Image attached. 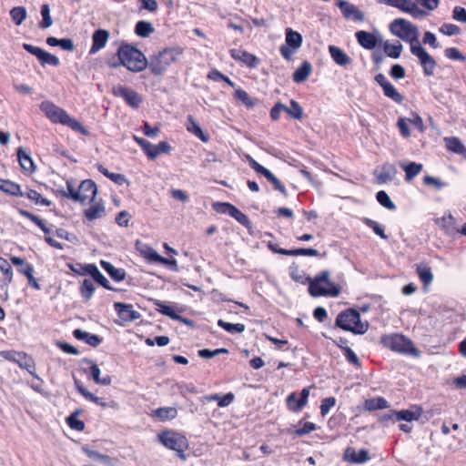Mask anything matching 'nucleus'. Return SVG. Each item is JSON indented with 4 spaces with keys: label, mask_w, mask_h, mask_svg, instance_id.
<instances>
[{
    "label": "nucleus",
    "mask_w": 466,
    "mask_h": 466,
    "mask_svg": "<svg viewBox=\"0 0 466 466\" xmlns=\"http://www.w3.org/2000/svg\"><path fill=\"white\" fill-rule=\"evenodd\" d=\"M158 440L167 449L177 451L181 459H186L184 450L187 446V441L185 436L176 431H166L158 434Z\"/></svg>",
    "instance_id": "nucleus-7"
},
{
    "label": "nucleus",
    "mask_w": 466,
    "mask_h": 466,
    "mask_svg": "<svg viewBox=\"0 0 466 466\" xmlns=\"http://www.w3.org/2000/svg\"><path fill=\"white\" fill-rule=\"evenodd\" d=\"M0 270L5 276V281L10 283L13 279V270L10 263L4 258L0 257Z\"/></svg>",
    "instance_id": "nucleus-62"
},
{
    "label": "nucleus",
    "mask_w": 466,
    "mask_h": 466,
    "mask_svg": "<svg viewBox=\"0 0 466 466\" xmlns=\"http://www.w3.org/2000/svg\"><path fill=\"white\" fill-rule=\"evenodd\" d=\"M400 167L405 171V180L411 181L415 177H417L423 168L422 164L416 162H410L408 164H400Z\"/></svg>",
    "instance_id": "nucleus-31"
},
{
    "label": "nucleus",
    "mask_w": 466,
    "mask_h": 466,
    "mask_svg": "<svg viewBox=\"0 0 466 466\" xmlns=\"http://www.w3.org/2000/svg\"><path fill=\"white\" fill-rule=\"evenodd\" d=\"M187 130L193 135H195L198 138H199L203 142H208L209 139V137L208 134H205L201 127H199L198 123L195 120V118L192 116H187V123H186Z\"/></svg>",
    "instance_id": "nucleus-22"
},
{
    "label": "nucleus",
    "mask_w": 466,
    "mask_h": 466,
    "mask_svg": "<svg viewBox=\"0 0 466 466\" xmlns=\"http://www.w3.org/2000/svg\"><path fill=\"white\" fill-rule=\"evenodd\" d=\"M0 190L14 197L25 196V192L21 190L20 186L10 180H5L4 182H1Z\"/></svg>",
    "instance_id": "nucleus-33"
},
{
    "label": "nucleus",
    "mask_w": 466,
    "mask_h": 466,
    "mask_svg": "<svg viewBox=\"0 0 466 466\" xmlns=\"http://www.w3.org/2000/svg\"><path fill=\"white\" fill-rule=\"evenodd\" d=\"M155 414L162 420H172L176 418L177 410L173 407H164L157 409Z\"/></svg>",
    "instance_id": "nucleus-53"
},
{
    "label": "nucleus",
    "mask_w": 466,
    "mask_h": 466,
    "mask_svg": "<svg viewBox=\"0 0 466 466\" xmlns=\"http://www.w3.org/2000/svg\"><path fill=\"white\" fill-rule=\"evenodd\" d=\"M397 168L393 164L385 163L374 171V176L379 184H386L396 177Z\"/></svg>",
    "instance_id": "nucleus-17"
},
{
    "label": "nucleus",
    "mask_w": 466,
    "mask_h": 466,
    "mask_svg": "<svg viewBox=\"0 0 466 466\" xmlns=\"http://www.w3.org/2000/svg\"><path fill=\"white\" fill-rule=\"evenodd\" d=\"M116 55L119 61L110 64L112 67L123 66L127 70L134 73L142 72L147 67L146 56L139 49L129 44L120 46Z\"/></svg>",
    "instance_id": "nucleus-1"
},
{
    "label": "nucleus",
    "mask_w": 466,
    "mask_h": 466,
    "mask_svg": "<svg viewBox=\"0 0 466 466\" xmlns=\"http://www.w3.org/2000/svg\"><path fill=\"white\" fill-rule=\"evenodd\" d=\"M230 56L233 59L244 63L250 68L257 67L260 63V60L256 56L248 53L246 50L237 48L231 49Z\"/></svg>",
    "instance_id": "nucleus-18"
},
{
    "label": "nucleus",
    "mask_w": 466,
    "mask_h": 466,
    "mask_svg": "<svg viewBox=\"0 0 466 466\" xmlns=\"http://www.w3.org/2000/svg\"><path fill=\"white\" fill-rule=\"evenodd\" d=\"M18 212H19V214L22 217L30 219L36 226H38L45 234H49L50 233V229L46 226L44 221L40 218H38L37 216H35L33 213H31V212L27 211V210H25V209H19Z\"/></svg>",
    "instance_id": "nucleus-40"
},
{
    "label": "nucleus",
    "mask_w": 466,
    "mask_h": 466,
    "mask_svg": "<svg viewBox=\"0 0 466 466\" xmlns=\"http://www.w3.org/2000/svg\"><path fill=\"white\" fill-rule=\"evenodd\" d=\"M38 60L43 66H45L46 65L58 66L60 65V60L57 56L45 50L43 51Z\"/></svg>",
    "instance_id": "nucleus-56"
},
{
    "label": "nucleus",
    "mask_w": 466,
    "mask_h": 466,
    "mask_svg": "<svg viewBox=\"0 0 466 466\" xmlns=\"http://www.w3.org/2000/svg\"><path fill=\"white\" fill-rule=\"evenodd\" d=\"M329 52L333 61L339 66H345L351 63L350 57L336 46H329Z\"/></svg>",
    "instance_id": "nucleus-21"
},
{
    "label": "nucleus",
    "mask_w": 466,
    "mask_h": 466,
    "mask_svg": "<svg viewBox=\"0 0 466 466\" xmlns=\"http://www.w3.org/2000/svg\"><path fill=\"white\" fill-rule=\"evenodd\" d=\"M385 4L399 8L400 11L410 14L414 18H421L428 15V13L420 9L415 1L412 0H385Z\"/></svg>",
    "instance_id": "nucleus-9"
},
{
    "label": "nucleus",
    "mask_w": 466,
    "mask_h": 466,
    "mask_svg": "<svg viewBox=\"0 0 466 466\" xmlns=\"http://www.w3.org/2000/svg\"><path fill=\"white\" fill-rule=\"evenodd\" d=\"M364 407L370 411L383 410L389 407V402L383 397H376L366 400Z\"/></svg>",
    "instance_id": "nucleus-34"
},
{
    "label": "nucleus",
    "mask_w": 466,
    "mask_h": 466,
    "mask_svg": "<svg viewBox=\"0 0 466 466\" xmlns=\"http://www.w3.org/2000/svg\"><path fill=\"white\" fill-rule=\"evenodd\" d=\"M114 308L117 312L119 319L125 322H131L138 319L141 315L134 309L133 305L122 302H116Z\"/></svg>",
    "instance_id": "nucleus-16"
},
{
    "label": "nucleus",
    "mask_w": 466,
    "mask_h": 466,
    "mask_svg": "<svg viewBox=\"0 0 466 466\" xmlns=\"http://www.w3.org/2000/svg\"><path fill=\"white\" fill-rule=\"evenodd\" d=\"M97 187L96 183L91 179H86L81 182L77 188V194L80 198H77L78 202L86 203V201H93L96 196Z\"/></svg>",
    "instance_id": "nucleus-13"
},
{
    "label": "nucleus",
    "mask_w": 466,
    "mask_h": 466,
    "mask_svg": "<svg viewBox=\"0 0 466 466\" xmlns=\"http://www.w3.org/2000/svg\"><path fill=\"white\" fill-rule=\"evenodd\" d=\"M42 21L39 24L41 28H48L52 25L53 21L50 15V7L47 4L41 6Z\"/></svg>",
    "instance_id": "nucleus-57"
},
{
    "label": "nucleus",
    "mask_w": 466,
    "mask_h": 466,
    "mask_svg": "<svg viewBox=\"0 0 466 466\" xmlns=\"http://www.w3.org/2000/svg\"><path fill=\"white\" fill-rule=\"evenodd\" d=\"M30 200L34 201L37 205H42L46 207L51 206L52 202L48 200L47 198H45L39 194L37 191L29 189L27 192L25 193V196Z\"/></svg>",
    "instance_id": "nucleus-54"
},
{
    "label": "nucleus",
    "mask_w": 466,
    "mask_h": 466,
    "mask_svg": "<svg viewBox=\"0 0 466 466\" xmlns=\"http://www.w3.org/2000/svg\"><path fill=\"white\" fill-rule=\"evenodd\" d=\"M445 145L448 150L466 157V147L462 144V142L455 137H445L444 138Z\"/></svg>",
    "instance_id": "nucleus-27"
},
{
    "label": "nucleus",
    "mask_w": 466,
    "mask_h": 466,
    "mask_svg": "<svg viewBox=\"0 0 466 466\" xmlns=\"http://www.w3.org/2000/svg\"><path fill=\"white\" fill-rule=\"evenodd\" d=\"M155 306L157 307V310L161 314L167 316L174 320L178 319V314L176 313L173 306L161 300H156Z\"/></svg>",
    "instance_id": "nucleus-39"
},
{
    "label": "nucleus",
    "mask_w": 466,
    "mask_h": 466,
    "mask_svg": "<svg viewBox=\"0 0 466 466\" xmlns=\"http://www.w3.org/2000/svg\"><path fill=\"white\" fill-rule=\"evenodd\" d=\"M402 45L396 41L395 44H390L389 41H385L383 44V49L385 54L391 58L397 59L400 56L402 51Z\"/></svg>",
    "instance_id": "nucleus-36"
},
{
    "label": "nucleus",
    "mask_w": 466,
    "mask_h": 466,
    "mask_svg": "<svg viewBox=\"0 0 466 466\" xmlns=\"http://www.w3.org/2000/svg\"><path fill=\"white\" fill-rule=\"evenodd\" d=\"M439 31L443 35L452 36L459 35L461 33V28L457 25L445 23L440 27Z\"/></svg>",
    "instance_id": "nucleus-63"
},
{
    "label": "nucleus",
    "mask_w": 466,
    "mask_h": 466,
    "mask_svg": "<svg viewBox=\"0 0 466 466\" xmlns=\"http://www.w3.org/2000/svg\"><path fill=\"white\" fill-rule=\"evenodd\" d=\"M410 52L420 60L424 75L427 76H432L436 67V61L434 58L421 46L420 44L410 46Z\"/></svg>",
    "instance_id": "nucleus-8"
},
{
    "label": "nucleus",
    "mask_w": 466,
    "mask_h": 466,
    "mask_svg": "<svg viewBox=\"0 0 466 466\" xmlns=\"http://www.w3.org/2000/svg\"><path fill=\"white\" fill-rule=\"evenodd\" d=\"M383 94L385 96L390 98L392 101L400 104L404 100V97L402 95H400L397 89L391 85L390 82L388 85H385V86L382 87Z\"/></svg>",
    "instance_id": "nucleus-42"
},
{
    "label": "nucleus",
    "mask_w": 466,
    "mask_h": 466,
    "mask_svg": "<svg viewBox=\"0 0 466 466\" xmlns=\"http://www.w3.org/2000/svg\"><path fill=\"white\" fill-rule=\"evenodd\" d=\"M40 109L53 123L63 124L68 114L66 110L50 101H43L40 105Z\"/></svg>",
    "instance_id": "nucleus-11"
},
{
    "label": "nucleus",
    "mask_w": 466,
    "mask_h": 466,
    "mask_svg": "<svg viewBox=\"0 0 466 466\" xmlns=\"http://www.w3.org/2000/svg\"><path fill=\"white\" fill-rule=\"evenodd\" d=\"M10 16L16 25H20L26 18V10L23 6H15L11 9Z\"/></svg>",
    "instance_id": "nucleus-50"
},
{
    "label": "nucleus",
    "mask_w": 466,
    "mask_h": 466,
    "mask_svg": "<svg viewBox=\"0 0 466 466\" xmlns=\"http://www.w3.org/2000/svg\"><path fill=\"white\" fill-rule=\"evenodd\" d=\"M62 125L67 126L72 130H74L76 132H79L80 134H83V135L88 134V131L86 130V128L76 118L70 116L69 114H67V116Z\"/></svg>",
    "instance_id": "nucleus-44"
},
{
    "label": "nucleus",
    "mask_w": 466,
    "mask_h": 466,
    "mask_svg": "<svg viewBox=\"0 0 466 466\" xmlns=\"http://www.w3.org/2000/svg\"><path fill=\"white\" fill-rule=\"evenodd\" d=\"M383 345L391 350L404 354L419 357L420 355L413 342L402 334H390L381 339Z\"/></svg>",
    "instance_id": "nucleus-6"
},
{
    "label": "nucleus",
    "mask_w": 466,
    "mask_h": 466,
    "mask_svg": "<svg viewBox=\"0 0 466 466\" xmlns=\"http://www.w3.org/2000/svg\"><path fill=\"white\" fill-rule=\"evenodd\" d=\"M109 38V32L106 29H97L92 35V46L89 50L90 55H94L103 49Z\"/></svg>",
    "instance_id": "nucleus-19"
},
{
    "label": "nucleus",
    "mask_w": 466,
    "mask_h": 466,
    "mask_svg": "<svg viewBox=\"0 0 466 466\" xmlns=\"http://www.w3.org/2000/svg\"><path fill=\"white\" fill-rule=\"evenodd\" d=\"M440 225L445 229L446 233L448 234H452L456 230L455 218L451 213L446 216H443L441 218Z\"/></svg>",
    "instance_id": "nucleus-55"
},
{
    "label": "nucleus",
    "mask_w": 466,
    "mask_h": 466,
    "mask_svg": "<svg viewBox=\"0 0 466 466\" xmlns=\"http://www.w3.org/2000/svg\"><path fill=\"white\" fill-rule=\"evenodd\" d=\"M312 71V66L309 62H303L293 73V81L295 83H303L309 76Z\"/></svg>",
    "instance_id": "nucleus-25"
},
{
    "label": "nucleus",
    "mask_w": 466,
    "mask_h": 466,
    "mask_svg": "<svg viewBox=\"0 0 466 466\" xmlns=\"http://www.w3.org/2000/svg\"><path fill=\"white\" fill-rule=\"evenodd\" d=\"M80 294L86 299L89 300L95 292V286L90 279H84L80 285Z\"/></svg>",
    "instance_id": "nucleus-51"
},
{
    "label": "nucleus",
    "mask_w": 466,
    "mask_h": 466,
    "mask_svg": "<svg viewBox=\"0 0 466 466\" xmlns=\"http://www.w3.org/2000/svg\"><path fill=\"white\" fill-rule=\"evenodd\" d=\"M113 94L116 96L122 97L133 108H137L142 103V97L138 93L124 86L114 87Z\"/></svg>",
    "instance_id": "nucleus-10"
},
{
    "label": "nucleus",
    "mask_w": 466,
    "mask_h": 466,
    "mask_svg": "<svg viewBox=\"0 0 466 466\" xmlns=\"http://www.w3.org/2000/svg\"><path fill=\"white\" fill-rule=\"evenodd\" d=\"M362 221L366 226L371 228L376 235L380 237L382 239H388V236L384 232L383 226L380 225L377 221L369 218H363Z\"/></svg>",
    "instance_id": "nucleus-45"
},
{
    "label": "nucleus",
    "mask_w": 466,
    "mask_h": 466,
    "mask_svg": "<svg viewBox=\"0 0 466 466\" xmlns=\"http://www.w3.org/2000/svg\"><path fill=\"white\" fill-rule=\"evenodd\" d=\"M235 98L242 102L248 108H252L256 104V102L250 98L248 94L241 88L236 89Z\"/></svg>",
    "instance_id": "nucleus-58"
},
{
    "label": "nucleus",
    "mask_w": 466,
    "mask_h": 466,
    "mask_svg": "<svg viewBox=\"0 0 466 466\" xmlns=\"http://www.w3.org/2000/svg\"><path fill=\"white\" fill-rule=\"evenodd\" d=\"M417 274L423 284L429 285L432 282L433 275L430 267L419 265L417 267Z\"/></svg>",
    "instance_id": "nucleus-43"
},
{
    "label": "nucleus",
    "mask_w": 466,
    "mask_h": 466,
    "mask_svg": "<svg viewBox=\"0 0 466 466\" xmlns=\"http://www.w3.org/2000/svg\"><path fill=\"white\" fill-rule=\"evenodd\" d=\"M70 268L79 275H90L96 283L106 289L115 290L114 288L110 286L107 279L100 272L95 264H87L85 268V271H77L73 266H70Z\"/></svg>",
    "instance_id": "nucleus-12"
},
{
    "label": "nucleus",
    "mask_w": 466,
    "mask_h": 466,
    "mask_svg": "<svg viewBox=\"0 0 466 466\" xmlns=\"http://www.w3.org/2000/svg\"><path fill=\"white\" fill-rule=\"evenodd\" d=\"M155 28L150 22L138 21L135 26V33L140 37H147L154 33Z\"/></svg>",
    "instance_id": "nucleus-37"
},
{
    "label": "nucleus",
    "mask_w": 466,
    "mask_h": 466,
    "mask_svg": "<svg viewBox=\"0 0 466 466\" xmlns=\"http://www.w3.org/2000/svg\"><path fill=\"white\" fill-rule=\"evenodd\" d=\"M73 335L77 340H84L86 344L95 348L99 346L102 342V338L99 336L91 334L80 329H75L73 331Z\"/></svg>",
    "instance_id": "nucleus-20"
},
{
    "label": "nucleus",
    "mask_w": 466,
    "mask_h": 466,
    "mask_svg": "<svg viewBox=\"0 0 466 466\" xmlns=\"http://www.w3.org/2000/svg\"><path fill=\"white\" fill-rule=\"evenodd\" d=\"M335 324L344 330L358 335L366 333L369 329V323L367 321L362 322L360 312L354 309H348L340 312L336 318Z\"/></svg>",
    "instance_id": "nucleus-4"
},
{
    "label": "nucleus",
    "mask_w": 466,
    "mask_h": 466,
    "mask_svg": "<svg viewBox=\"0 0 466 466\" xmlns=\"http://www.w3.org/2000/svg\"><path fill=\"white\" fill-rule=\"evenodd\" d=\"M183 52L184 50L180 46L164 48L157 54L150 56L149 60H147V67L153 75H162L172 64L181 58Z\"/></svg>",
    "instance_id": "nucleus-2"
},
{
    "label": "nucleus",
    "mask_w": 466,
    "mask_h": 466,
    "mask_svg": "<svg viewBox=\"0 0 466 466\" xmlns=\"http://www.w3.org/2000/svg\"><path fill=\"white\" fill-rule=\"evenodd\" d=\"M213 209L219 214H227L230 216L232 214L235 206L228 202H214L212 204Z\"/></svg>",
    "instance_id": "nucleus-60"
},
{
    "label": "nucleus",
    "mask_w": 466,
    "mask_h": 466,
    "mask_svg": "<svg viewBox=\"0 0 466 466\" xmlns=\"http://www.w3.org/2000/svg\"><path fill=\"white\" fill-rule=\"evenodd\" d=\"M17 157L20 163L21 167L28 172H34L35 167L34 161L30 155L23 148L18 147L17 149Z\"/></svg>",
    "instance_id": "nucleus-29"
},
{
    "label": "nucleus",
    "mask_w": 466,
    "mask_h": 466,
    "mask_svg": "<svg viewBox=\"0 0 466 466\" xmlns=\"http://www.w3.org/2000/svg\"><path fill=\"white\" fill-rule=\"evenodd\" d=\"M423 183L427 186H432L436 190L448 186V183L441 181L440 178L427 175L423 177Z\"/></svg>",
    "instance_id": "nucleus-61"
},
{
    "label": "nucleus",
    "mask_w": 466,
    "mask_h": 466,
    "mask_svg": "<svg viewBox=\"0 0 466 466\" xmlns=\"http://www.w3.org/2000/svg\"><path fill=\"white\" fill-rule=\"evenodd\" d=\"M376 199L381 205L383 208L389 209V210H395L396 205L394 202L390 199L389 195L384 191L380 190L377 192L376 194Z\"/></svg>",
    "instance_id": "nucleus-47"
},
{
    "label": "nucleus",
    "mask_w": 466,
    "mask_h": 466,
    "mask_svg": "<svg viewBox=\"0 0 466 466\" xmlns=\"http://www.w3.org/2000/svg\"><path fill=\"white\" fill-rule=\"evenodd\" d=\"M338 6L345 19L358 22H362L364 20V13L358 9L355 5L350 4L348 1L340 0L338 3Z\"/></svg>",
    "instance_id": "nucleus-14"
},
{
    "label": "nucleus",
    "mask_w": 466,
    "mask_h": 466,
    "mask_svg": "<svg viewBox=\"0 0 466 466\" xmlns=\"http://www.w3.org/2000/svg\"><path fill=\"white\" fill-rule=\"evenodd\" d=\"M77 414L78 412L71 414L67 418V424L71 429L76 430L77 431H82L85 429V423L84 421L77 419Z\"/></svg>",
    "instance_id": "nucleus-64"
},
{
    "label": "nucleus",
    "mask_w": 466,
    "mask_h": 466,
    "mask_svg": "<svg viewBox=\"0 0 466 466\" xmlns=\"http://www.w3.org/2000/svg\"><path fill=\"white\" fill-rule=\"evenodd\" d=\"M355 36L358 43L363 48L368 50L374 49L377 46L378 43L381 41V37L379 32H377V35H375L373 33L360 30L356 32Z\"/></svg>",
    "instance_id": "nucleus-15"
},
{
    "label": "nucleus",
    "mask_w": 466,
    "mask_h": 466,
    "mask_svg": "<svg viewBox=\"0 0 466 466\" xmlns=\"http://www.w3.org/2000/svg\"><path fill=\"white\" fill-rule=\"evenodd\" d=\"M421 413H422V410L420 408H416L415 410H396L395 420L398 421L405 420L407 422H410L412 420H419Z\"/></svg>",
    "instance_id": "nucleus-26"
},
{
    "label": "nucleus",
    "mask_w": 466,
    "mask_h": 466,
    "mask_svg": "<svg viewBox=\"0 0 466 466\" xmlns=\"http://www.w3.org/2000/svg\"><path fill=\"white\" fill-rule=\"evenodd\" d=\"M100 265L113 280L120 282L125 279L126 271L124 268H116L110 262L105 260H101Z\"/></svg>",
    "instance_id": "nucleus-24"
},
{
    "label": "nucleus",
    "mask_w": 466,
    "mask_h": 466,
    "mask_svg": "<svg viewBox=\"0 0 466 466\" xmlns=\"http://www.w3.org/2000/svg\"><path fill=\"white\" fill-rule=\"evenodd\" d=\"M75 386L77 390V391L84 396L87 400L96 403V405L106 407V403L102 400L101 398L95 396L93 393L88 391L82 383L75 379Z\"/></svg>",
    "instance_id": "nucleus-32"
},
{
    "label": "nucleus",
    "mask_w": 466,
    "mask_h": 466,
    "mask_svg": "<svg viewBox=\"0 0 466 466\" xmlns=\"http://www.w3.org/2000/svg\"><path fill=\"white\" fill-rule=\"evenodd\" d=\"M17 364L19 367L25 369L31 375L35 378L39 379L35 371V364L31 358H29L25 353L23 352L22 357L17 360Z\"/></svg>",
    "instance_id": "nucleus-49"
},
{
    "label": "nucleus",
    "mask_w": 466,
    "mask_h": 466,
    "mask_svg": "<svg viewBox=\"0 0 466 466\" xmlns=\"http://www.w3.org/2000/svg\"><path fill=\"white\" fill-rule=\"evenodd\" d=\"M137 248L140 254L149 262L157 263L160 259V255L150 246L137 242Z\"/></svg>",
    "instance_id": "nucleus-28"
},
{
    "label": "nucleus",
    "mask_w": 466,
    "mask_h": 466,
    "mask_svg": "<svg viewBox=\"0 0 466 466\" xmlns=\"http://www.w3.org/2000/svg\"><path fill=\"white\" fill-rule=\"evenodd\" d=\"M345 456L353 463H365L370 460L369 451L366 449H361L356 452L353 449H347Z\"/></svg>",
    "instance_id": "nucleus-23"
},
{
    "label": "nucleus",
    "mask_w": 466,
    "mask_h": 466,
    "mask_svg": "<svg viewBox=\"0 0 466 466\" xmlns=\"http://www.w3.org/2000/svg\"><path fill=\"white\" fill-rule=\"evenodd\" d=\"M230 217L235 218L239 224H241L242 226L246 227L248 229L252 227L251 221L249 220L248 216L236 207L233 209Z\"/></svg>",
    "instance_id": "nucleus-59"
},
{
    "label": "nucleus",
    "mask_w": 466,
    "mask_h": 466,
    "mask_svg": "<svg viewBox=\"0 0 466 466\" xmlns=\"http://www.w3.org/2000/svg\"><path fill=\"white\" fill-rule=\"evenodd\" d=\"M105 215V207L103 204L97 203L85 210V217L88 220H95Z\"/></svg>",
    "instance_id": "nucleus-38"
},
{
    "label": "nucleus",
    "mask_w": 466,
    "mask_h": 466,
    "mask_svg": "<svg viewBox=\"0 0 466 466\" xmlns=\"http://www.w3.org/2000/svg\"><path fill=\"white\" fill-rule=\"evenodd\" d=\"M218 325L230 334L242 333L246 329L245 325L242 323L233 324L223 319H218Z\"/></svg>",
    "instance_id": "nucleus-41"
},
{
    "label": "nucleus",
    "mask_w": 466,
    "mask_h": 466,
    "mask_svg": "<svg viewBox=\"0 0 466 466\" xmlns=\"http://www.w3.org/2000/svg\"><path fill=\"white\" fill-rule=\"evenodd\" d=\"M319 251L315 248H299L293 249H286L285 255L287 256H310L317 257L319 256Z\"/></svg>",
    "instance_id": "nucleus-48"
},
{
    "label": "nucleus",
    "mask_w": 466,
    "mask_h": 466,
    "mask_svg": "<svg viewBox=\"0 0 466 466\" xmlns=\"http://www.w3.org/2000/svg\"><path fill=\"white\" fill-rule=\"evenodd\" d=\"M172 147L167 142L161 141L157 145H153V149H151V152L149 153V158L155 159L160 154L169 153Z\"/></svg>",
    "instance_id": "nucleus-46"
},
{
    "label": "nucleus",
    "mask_w": 466,
    "mask_h": 466,
    "mask_svg": "<svg viewBox=\"0 0 466 466\" xmlns=\"http://www.w3.org/2000/svg\"><path fill=\"white\" fill-rule=\"evenodd\" d=\"M289 104H290L289 106H286L285 112L288 113L291 117H293L297 120H300L303 116L302 107L297 101H295L293 99L290 100Z\"/></svg>",
    "instance_id": "nucleus-52"
},
{
    "label": "nucleus",
    "mask_w": 466,
    "mask_h": 466,
    "mask_svg": "<svg viewBox=\"0 0 466 466\" xmlns=\"http://www.w3.org/2000/svg\"><path fill=\"white\" fill-rule=\"evenodd\" d=\"M390 32L401 40L410 43V46L419 42V30L416 25L404 18H397L390 23Z\"/></svg>",
    "instance_id": "nucleus-5"
},
{
    "label": "nucleus",
    "mask_w": 466,
    "mask_h": 466,
    "mask_svg": "<svg viewBox=\"0 0 466 466\" xmlns=\"http://www.w3.org/2000/svg\"><path fill=\"white\" fill-rule=\"evenodd\" d=\"M309 292L312 297H338L340 288L329 279L328 270L321 271L309 281Z\"/></svg>",
    "instance_id": "nucleus-3"
},
{
    "label": "nucleus",
    "mask_w": 466,
    "mask_h": 466,
    "mask_svg": "<svg viewBox=\"0 0 466 466\" xmlns=\"http://www.w3.org/2000/svg\"><path fill=\"white\" fill-rule=\"evenodd\" d=\"M90 370H89V376L94 380V381L97 384L107 386L111 384V377L106 375L103 378H100V369L94 361L89 360Z\"/></svg>",
    "instance_id": "nucleus-30"
},
{
    "label": "nucleus",
    "mask_w": 466,
    "mask_h": 466,
    "mask_svg": "<svg viewBox=\"0 0 466 466\" xmlns=\"http://www.w3.org/2000/svg\"><path fill=\"white\" fill-rule=\"evenodd\" d=\"M302 44V36L299 33L292 30L291 28L286 29V45L293 49H298Z\"/></svg>",
    "instance_id": "nucleus-35"
}]
</instances>
